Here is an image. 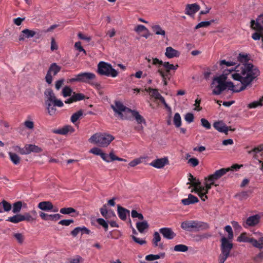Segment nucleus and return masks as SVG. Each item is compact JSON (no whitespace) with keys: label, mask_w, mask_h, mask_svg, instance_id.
Listing matches in <instances>:
<instances>
[{"label":"nucleus","mask_w":263,"mask_h":263,"mask_svg":"<svg viewBox=\"0 0 263 263\" xmlns=\"http://www.w3.org/2000/svg\"><path fill=\"white\" fill-rule=\"evenodd\" d=\"M259 73L258 69L250 64L237 65L234 69H225L223 74L213 78L211 84L212 93L219 95L227 88L236 92L241 91Z\"/></svg>","instance_id":"obj_1"},{"label":"nucleus","mask_w":263,"mask_h":263,"mask_svg":"<svg viewBox=\"0 0 263 263\" xmlns=\"http://www.w3.org/2000/svg\"><path fill=\"white\" fill-rule=\"evenodd\" d=\"M44 95L46 98L45 104L48 112L50 116H53L56 112V108L52 105L61 107L64 106V104L61 100L56 98L54 93L51 89H46Z\"/></svg>","instance_id":"obj_2"},{"label":"nucleus","mask_w":263,"mask_h":263,"mask_svg":"<svg viewBox=\"0 0 263 263\" xmlns=\"http://www.w3.org/2000/svg\"><path fill=\"white\" fill-rule=\"evenodd\" d=\"M114 140L113 136L106 133H96L89 139V141L100 147H107Z\"/></svg>","instance_id":"obj_3"},{"label":"nucleus","mask_w":263,"mask_h":263,"mask_svg":"<svg viewBox=\"0 0 263 263\" xmlns=\"http://www.w3.org/2000/svg\"><path fill=\"white\" fill-rule=\"evenodd\" d=\"M181 228L189 232H197L208 229L209 225L202 221L198 220H186L181 223Z\"/></svg>","instance_id":"obj_4"},{"label":"nucleus","mask_w":263,"mask_h":263,"mask_svg":"<svg viewBox=\"0 0 263 263\" xmlns=\"http://www.w3.org/2000/svg\"><path fill=\"white\" fill-rule=\"evenodd\" d=\"M232 240L228 239L226 237H222L220 240L221 253L218 257L219 263H224L230 255L233 248Z\"/></svg>","instance_id":"obj_5"},{"label":"nucleus","mask_w":263,"mask_h":263,"mask_svg":"<svg viewBox=\"0 0 263 263\" xmlns=\"http://www.w3.org/2000/svg\"><path fill=\"white\" fill-rule=\"evenodd\" d=\"M111 108L121 119H130L129 114L131 109L125 106L121 102L116 101L114 104L111 105Z\"/></svg>","instance_id":"obj_6"},{"label":"nucleus","mask_w":263,"mask_h":263,"mask_svg":"<svg viewBox=\"0 0 263 263\" xmlns=\"http://www.w3.org/2000/svg\"><path fill=\"white\" fill-rule=\"evenodd\" d=\"M95 78V74L92 72H82L76 75L74 78L68 79L67 83L83 82L88 83L94 85L96 84L91 82V81L94 80Z\"/></svg>","instance_id":"obj_7"},{"label":"nucleus","mask_w":263,"mask_h":263,"mask_svg":"<svg viewBox=\"0 0 263 263\" xmlns=\"http://www.w3.org/2000/svg\"><path fill=\"white\" fill-rule=\"evenodd\" d=\"M98 72L101 75L111 76L113 78L118 74L117 71L114 69L110 64L104 62H100L98 64Z\"/></svg>","instance_id":"obj_8"},{"label":"nucleus","mask_w":263,"mask_h":263,"mask_svg":"<svg viewBox=\"0 0 263 263\" xmlns=\"http://www.w3.org/2000/svg\"><path fill=\"white\" fill-rule=\"evenodd\" d=\"M204 180L205 181L204 183L205 186H201L200 192L198 195L201 199L203 201L208 198L206 194L208 193L209 190L211 189L212 185H217V184H215L214 181H211L210 178L209 177L208 178H205Z\"/></svg>","instance_id":"obj_9"},{"label":"nucleus","mask_w":263,"mask_h":263,"mask_svg":"<svg viewBox=\"0 0 263 263\" xmlns=\"http://www.w3.org/2000/svg\"><path fill=\"white\" fill-rule=\"evenodd\" d=\"M61 69V67L58 65L57 63H52L49 69L47 72L46 76L45 77L46 82L49 84H51L53 81L52 75L55 76L58 74L59 72Z\"/></svg>","instance_id":"obj_10"},{"label":"nucleus","mask_w":263,"mask_h":263,"mask_svg":"<svg viewBox=\"0 0 263 263\" xmlns=\"http://www.w3.org/2000/svg\"><path fill=\"white\" fill-rule=\"evenodd\" d=\"M153 64L155 65H158V68L159 67H161V65L163 66L165 69L164 72L168 74L171 70H176L178 67L177 64L174 65L170 64L168 62H163L162 60H160L157 58L153 59Z\"/></svg>","instance_id":"obj_11"},{"label":"nucleus","mask_w":263,"mask_h":263,"mask_svg":"<svg viewBox=\"0 0 263 263\" xmlns=\"http://www.w3.org/2000/svg\"><path fill=\"white\" fill-rule=\"evenodd\" d=\"M260 219V216L256 214L249 216L247 219L243 221L242 225L246 228H248L250 227H254L259 223Z\"/></svg>","instance_id":"obj_12"},{"label":"nucleus","mask_w":263,"mask_h":263,"mask_svg":"<svg viewBox=\"0 0 263 263\" xmlns=\"http://www.w3.org/2000/svg\"><path fill=\"white\" fill-rule=\"evenodd\" d=\"M188 180L189 182L187 184H190L192 186H194V188L191 190V192H195L199 195L201 186L200 181L194 177L191 174H190L188 176Z\"/></svg>","instance_id":"obj_13"},{"label":"nucleus","mask_w":263,"mask_h":263,"mask_svg":"<svg viewBox=\"0 0 263 263\" xmlns=\"http://www.w3.org/2000/svg\"><path fill=\"white\" fill-rule=\"evenodd\" d=\"M23 155H28L31 153H39L42 152L41 147L34 144H26L24 147Z\"/></svg>","instance_id":"obj_14"},{"label":"nucleus","mask_w":263,"mask_h":263,"mask_svg":"<svg viewBox=\"0 0 263 263\" xmlns=\"http://www.w3.org/2000/svg\"><path fill=\"white\" fill-rule=\"evenodd\" d=\"M200 9V6L196 3L187 4L185 9V13L191 16H193Z\"/></svg>","instance_id":"obj_15"},{"label":"nucleus","mask_w":263,"mask_h":263,"mask_svg":"<svg viewBox=\"0 0 263 263\" xmlns=\"http://www.w3.org/2000/svg\"><path fill=\"white\" fill-rule=\"evenodd\" d=\"M229 168H221L216 171L214 174L209 176L208 177L210 178L211 181H213L215 182L216 180L219 179L224 174H226L229 171Z\"/></svg>","instance_id":"obj_16"},{"label":"nucleus","mask_w":263,"mask_h":263,"mask_svg":"<svg viewBox=\"0 0 263 263\" xmlns=\"http://www.w3.org/2000/svg\"><path fill=\"white\" fill-rule=\"evenodd\" d=\"M213 126L220 133H223L226 134H228V132L229 130H232L230 129L229 127L226 126V125L222 121H217L214 123Z\"/></svg>","instance_id":"obj_17"},{"label":"nucleus","mask_w":263,"mask_h":263,"mask_svg":"<svg viewBox=\"0 0 263 263\" xmlns=\"http://www.w3.org/2000/svg\"><path fill=\"white\" fill-rule=\"evenodd\" d=\"M168 163V159L166 158L158 159L153 161L150 165L157 168L163 167Z\"/></svg>","instance_id":"obj_18"},{"label":"nucleus","mask_w":263,"mask_h":263,"mask_svg":"<svg viewBox=\"0 0 263 263\" xmlns=\"http://www.w3.org/2000/svg\"><path fill=\"white\" fill-rule=\"evenodd\" d=\"M36 32L32 30L25 29L22 31L21 34L19 36L20 41H23L25 38H31L33 37Z\"/></svg>","instance_id":"obj_19"},{"label":"nucleus","mask_w":263,"mask_h":263,"mask_svg":"<svg viewBox=\"0 0 263 263\" xmlns=\"http://www.w3.org/2000/svg\"><path fill=\"white\" fill-rule=\"evenodd\" d=\"M165 55L168 59H172L179 57L180 52L172 47H167L165 49Z\"/></svg>","instance_id":"obj_20"},{"label":"nucleus","mask_w":263,"mask_h":263,"mask_svg":"<svg viewBox=\"0 0 263 263\" xmlns=\"http://www.w3.org/2000/svg\"><path fill=\"white\" fill-rule=\"evenodd\" d=\"M159 232L162 234L164 237L168 239H172L175 236V234L170 228H161L159 230Z\"/></svg>","instance_id":"obj_21"},{"label":"nucleus","mask_w":263,"mask_h":263,"mask_svg":"<svg viewBox=\"0 0 263 263\" xmlns=\"http://www.w3.org/2000/svg\"><path fill=\"white\" fill-rule=\"evenodd\" d=\"M40 216L44 220L57 221L61 218V215L59 214L48 215L43 212H40Z\"/></svg>","instance_id":"obj_22"},{"label":"nucleus","mask_w":263,"mask_h":263,"mask_svg":"<svg viewBox=\"0 0 263 263\" xmlns=\"http://www.w3.org/2000/svg\"><path fill=\"white\" fill-rule=\"evenodd\" d=\"M74 132V129L71 125H66L61 128L54 130L53 133L60 135H66L68 133H72Z\"/></svg>","instance_id":"obj_23"},{"label":"nucleus","mask_w":263,"mask_h":263,"mask_svg":"<svg viewBox=\"0 0 263 263\" xmlns=\"http://www.w3.org/2000/svg\"><path fill=\"white\" fill-rule=\"evenodd\" d=\"M199 201L198 199L195 196L189 194L187 198L181 200V203L184 205H187L191 204H194Z\"/></svg>","instance_id":"obj_24"},{"label":"nucleus","mask_w":263,"mask_h":263,"mask_svg":"<svg viewBox=\"0 0 263 263\" xmlns=\"http://www.w3.org/2000/svg\"><path fill=\"white\" fill-rule=\"evenodd\" d=\"M130 118L133 116L134 117L137 122L139 124H141L142 123L145 124V121L144 118L142 116H141L138 111L136 110H133L131 109L130 111Z\"/></svg>","instance_id":"obj_25"},{"label":"nucleus","mask_w":263,"mask_h":263,"mask_svg":"<svg viewBox=\"0 0 263 263\" xmlns=\"http://www.w3.org/2000/svg\"><path fill=\"white\" fill-rule=\"evenodd\" d=\"M38 208L43 211H50L53 209V205L50 201H42L39 203Z\"/></svg>","instance_id":"obj_26"},{"label":"nucleus","mask_w":263,"mask_h":263,"mask_svg":"<svg viewBox=\"0 0 263 263\" xmlns=\"http://www.w3.org/2000/svg\"><path fill=\"white\" fill-rule=\"evenodd\" d=\"M118 213L119 217L123 220H126L127 215L129 214V211L128 210L121 207L119 205H118Z\"/></svg>","instance_id":"obj_27"},{"label":"nucleus","mask_w":263,"mask_h":263,"mask_svg":"<svg viewBox=\"0 0 263 263\" xmlns=\"http://www.w3.org/2000/svg\"><path fill=\"white\" fill-rule=\"evenodd\" d=\"M251 28L256 30L257 32H261L262 35V42H263V26L262 24L259 23H257L255 20H252L251 22Z\"/></svg>","instance_id":"obj_28"},{"label":"nucleus","mask_w":263,"mask_h":263,"mask_svg":"<svg viewBox=\"0 0 263 263\" xmlns=\"http://www.w3.org/2000/svg\"><path fill=\"white\" fill-rule=\"evenodd\" d=\"M148 227L149 225L147 222L145 220L141 222H138L136 223V228L138 231L141 233H143L145 230L148 229Z\"/></svg>","instance_id":"obj_29"},{"label":"nucleus","mask_w":263,"mask_h":263,"mask_svg":"<svg viewBox=\"0 0 263 263\" xmlns=\"http://www.w3.org/2000/svg\"><path fill=\"white\" fill-rule=\"evenodd\" d=\"M152 29L154 32L157 35H160L163 36L165 35V31L159 25H153L152 26Z\"/></svg>","instance_id":"obj_30"},{"label":"nucleus","mask_w":263,"mask_h":263,"mask_svg":"<svg viewBox=\"0 0 263 263\" xmlns=\"http://www.w3.org/2000/svg\"><path fill=\"white\" fill-rule=\"evenodd\" d=\"M7 221L11 222L13 223H17L23 221L22 214H18L12 217H9L7 219Z\"/></svg>","instance_id":"obj_31"},{"label":"nucleus","mask_w":263,"mask_h":263,"mask_svg":"<svg viewBox=\"0 0 263 263\" xmlns=\"http://www.w3.org/2000/svg\"><path fill=\"white\" fill-rule=\"evenodd\" d=\"M157 73H158L161 77L162 81L164 85H167V79L168 77V74L164 72V70L161 68L159 67L157 70Z\"/></svg>","instance_id":"obj_32"},{"label":"nucleus","mask_w":263,"mask_h":263,"mask_svg":"<svg viewBox=\"0 0 263 263\" xmlns=\"http://www.w3.org/2000/svg\"><path fill=\"white\" fill-rule=\"evenodd\" d=\"M263 106V96L258 101H254L249 103L248 107L249 108H254L257 107H261Z\"/></svg>","instance_id":"obj_33"},{"label":"nucleus","mask_w":263,"mask_h":263,"mask_svg":"<svg viewBox=\"0 0 263 263\" xmlns=\"http://www.w3.org/2000/svg\"><path fill=\"white\" fill-rule=\"evenodd\" d=\"M11 161L15 165L18 164L21 161V158L16 154L10 152L8 153Z\"/></svg>","instance_id":"obj_34"},{"label":"nucleus","mask_w":263,"mask_h":263,"mask_svg":"<svg viewBox=\"0 0 263 263\" xmlns=\"http://www.w3.org/2000/svg\"><path fill=\"white\" fill-rule=\"evenodd\" d=\"M146 91L149 92L151 95L156 99L159 100L160 97H162L157 89L148 88V89H146Z\"/></svg>","instance_id":"obj_35"},{"label":"nucleus","mask_w":263,"mask_h":263,"mask_svg":"<svg viewBox=\"0 0 263 263\" xmlns=\"http://www.w3.org/2000/svg\"><path fill=\"white\" fill-rule=\"evenodd\" d=\"M161 240V237L159 233L157 232L154 233L153 242L155 247L159 246L161 249L163 248V245L161 243L158 244V242Z\"/></svg>","instance_id":"obj_36"},{"label":"nucleus","mask_w":263,"mask_h":263,"mask_svg":"<svg viewBox=\"0 0 263 263\" xmlns=\"http://www.w3.org/2000/svg\"><path fill=\"white\" fill-rule=\"evenodd\" d=\"M237 59L241 63V64H238V65H240L243 64H250L253 66V65L252 63L247 62L249 60L248 56L247 54L240 53ZM255 67L256 66H255Z\"/></svg>","instance_id":"obj_37"},{"label":"nucleus","mask_w":263,"mask_h":263,"mask_svg":"<svg viewBox=\"0 0 263 263\" xmlns=\"http://www.w3.org/2000/svg\"><path fill=\"white\" fill-rule=\"evenodd\" d=\"M83 114V111L82 110H80L74 113L70 118L71 122L73 123H76L82 116Z\"/></svg>","instance_id":"obj_38"},{"label":"nucleus","mask_w":263,"mask_h":263,"mask_svg":"<svg viewBox=\"0 0 263 263\" xmlns=\"http://www.w3.org/2000/svg\"><path fill=\"white\" fill-rule=\"evenodd\" d=\"M164 257V253H161L160 254L153 255L150 254L145 256V259L148 261H153L157 259H159L160 258H163Z\"/></svg>","instance_id":"obj_39"},{"label":"nucleus","mask_w":263,"mask_h":263,"mask_svg":"<svg viewBox=\"0 0 263 263\" xmlns=\"http://www.w3.org/2000/svg\"><path fill=\"white\" fill-rule=\"evenodd\" d=\"M237 240L239 242H247L252 244L253 241V238H250L246 236V234L243 233L241 234L237 238Z\"/></svg>","instance_id":"obj_40"},{"label":"nucleus","mask_w":263,"mask_h":263,"mask_svg":"<svg viewBox=\"0 0 263 263\" xmlns=\"http://www.w3.org/2000/svg\"><path fill=\"white\" fill-rule=\"evenodd\" d=\"M72 93L73 91L71 88L70 87L67 86H65L62 90V95L65 98L71 96Z\"/></svg>","instance_id":"obj_41"},{"label":"nucleus","mask_w":263,"mask_h":263,"mask_svg":"<svg viewBox=\"0 0 263 263\" xmlns=\"http://www.w3.org/2000/svg\"><path fill=\"white\" fill-rule=\"evenodd\" d=\"M253 241H254L255 242L252 241V245L254 247L260 249H263V236L260 237L258 240H257L253 238Z\"/></svg>","instance_id":"obj_42"},{"label":"nucleus","mask_w":263,"mask_h":263,"mask_svg":"<svg viewBox=\"0 0 263 263\" xmlns=\"http://www.w3.org/2000/svg\"><path fill=\"white\" fill-rule=\"evenodd\" d=\"M173 122L176 127H179L181 125V118L179 113L177 112L174 115Z\"/></svg>","instance_id":"obj_43"},{"label":"nucleus","mask_w":263,"mask_h":263,"mask_svg":"<svg viewBox=\"0 0 263 263\" xmlns=\"http://www.w3.org/2000/svg\"><path fill=\"white\" fill-rule=\"evenodd\" d=\"M188 247L182 244L176 245L174 248V250L176 252H185L188 250Z\"/></svg>","instance_id":"obj_44"},{"label":"nucleus","mask_w":263,"mask_h":263,"mask_svg":"<svg viewBox=\"0 0 263 263\" xmlns=\"http://www.w3.org/2000/svg\"><path fill=\"white\" fill-rule=\"evenodd\" d=\"M22 207V203L21 201H17L15 202L12 206V212L14 213H19Z\"/></svg>","instance_id":"obj_45"},{"label":"nucleus","mask_w":263,"mask_h":263,"mask_svg":"<svg viewBox=\"0 0 263 263\" xmlns=\"http://www.w3.org/2000/svg\"><path fill=\"white\" fill-rule=\"evenodd\" d=\"M249 196L248 192L243 191L237 194L235 197L240 200H244L247 199Z\"/></svg>","instance_id":"obj_46"},{"label":"nucleus","mask_w":263,"mask_h":263,"mask_svg":"<svg viewBox=\"0 0 263 263\" xmlns=\"http://www.w3.org/2000/svg\"><path fill=\"white\" fill-rule=\"evenodd\" d=\"M0 204L5 212H9L12 208L11 204L6 200L2 201L0 202Z\"/></svg>","instance_id":"obj_47"},{"label":"nucleus","mask_w":263,"mask_h":263,"mask_svg":"<svg viewBox=\"0 0 263 263\" xmlns=\"http://www.w3.org/2000/svg\"><path fill=\"white\" fill-rule=\"evenodd\" d=\"M23 221H27L28 222H31L35 220V218L31 215L30 213H25L22 215Z\"/></svg>","instance_id":"obj_48"},{"label":"nucleus","mask_w":263,"mask_h":263,"mask_svg":"<svg viewBox=\"0 0 263 263\" xmlns=\"http://www.w3.org/2000/svg\"><path fill=\"white\" fill-rule=\"evenodd\" d=\"M60 212L63 214H70L72 213H76V211L73 208L69 207L62 208Z\"/></svg>","instance_id":"obj_49"},{"label":"nucleus","mask_w":263,"mask_h":263,"mask_svg":"<svg viewBox=\"0 0 263 263\" xmlns=\"http://www.w3.org/2000/svg\"><path fill=\"white\" fill-rule=\"evenodd\" d=\"M108 158L110 161L118 160L119 161L126 162V160L116 156L113 152H110L108 155Z\"/></svg>","instance_id":"obj_50"},{"label":"nucleus","mask_w":263,"mask_h":263,"mask_svg":"<svg viewBox=\"0 0 263 263\" xmlns=\"http://www.w3.org/2000/svg\"><path fill=\"white\" fill-rule=\"evenodd\" d=\"M83 259L80 256H76V257L70 258L68 260V263H83Z\"/></svg>","instance_id":"obj_51"},{"label":"nucleus","mask_w":263,"mask_h":263,"mask_svg":"<svg viewBox=\"0 0 263 263\" xmlns=\"http://www.w3.org/2000/svg\"><path fill=\"white\" fill-rule=\"evenodd\" d=\"M13 237L16 239L17 241L22 244L24 240V236L22 233H16L13 234Z\"/></svg>","instance_id":"obj_52"},{"label":"nucleus","mask_w":263,"mask_h":263,"mask_svg":"<svg viewBox=\"0 0 263 263\" xmlns=\"http://www.w3.org/2000/svg\"><path fill=\"white\" fill-rule=\"evenodd\" d=\"M225 230L228 233V239L232 240L234 237L232 229L230 226H227L224 228Z\"/></svg>","instance_id":"obj_53"},{"label":"nucleus","mask_w":263,"mask_h":263,"mask_svg":"<svg viewBox=\"0 0 263 263\" xmlns=\"http://www.w3.org/2000/svg\"><path fill=\"white\" fill-rule=\"evenodd\" d=\"M131 216L133 218H137L140 220H143L144 218L142 214L138 213L137 211L135 210L132 211Z\"/></svg>","instance_id":"obj_54"},{"label":"nucleus","mask_w":263,"mask_h":263,"mask_svg":"<svg viewBox=\"0 0 263 263\" xmlns=\"http://www.w3.org/2000/svg\"><path fill=\"white\" fill-rule=\"evenodd\" d=\"M263 151V146L260 145L259 146H257L256 147H255L254 148L252 149L251 151H248L249 154H254V157H255L256 154L260 152H261Z\"/></svg>","instance_id":"obj_55"},{"label":"nucleus","mask_w":263,"mask_h":263,"mask_svg":"<svg viewBox=\"0 0 263 263\" xmlns=\"http://www.w3.org/2000/svg\"><path fill=\"white\" fill-rule=\"evenodd\" d=\"M72 97L74 102L82 100L84 98V96L82 93H76L75 92L72 93Z\"/></svg>","instance_id":"obj_56"},{"label":"nucleus","mask_w":263,"mask_h":263,"mask_svg":"<svg viewBox=\"0 0 263 263\" xmlns=\"http://www.w3.org/2000/svg\"><path fill=\"white\" fill-rule=\"evenodd\" d=\"M211 23V22H210V21L201 22L199 23V24H198L196 26L195 28V29H199L200 28H202V27H207L210 25Z\"/></svg>","instance_id":"obj_57"},{"label":"nucleus","mask_w":263,"mask_h":263,"mask_svg":"<svg viewBox=\"0 0 263 263\" xmlns=\"http://www.w3.org/2000/svg\"><path fill=\"white\" fill-rule=\"evenodd\" d=\"M143 159L142 158H139L137 159H135L133 161H130L128 165L130 167H134L138 164H140L142 162V160Z\"/></svg>","instance_id":"obj_58"},{"label":"nucleus","mask_w":263,"mask_h":263,"mask_svg":"<svg viewBox=\"0 0 263 263\" xmlns=\"http://www.w3.org/2000/svg\"><path fill=\"white\" fill-rule=\"evenodd\" d=\"M134 30L138 33H140L142 31L148 32V29L142 25H139L137 26L135 28Z\"/></svg>","instance_id":"obj_59"},{"label":"nucleus","mask_w":263,"mask_h":263,"mask_svg":"<svg viewBox=\"0 0 263 263\" xmlns=\"http://www.w3.org/2000/svg\"><path fill=\"white\" fill-rule=\"evenodd\" d=\"M201 123L202 126L205 127L207 129H209L211 127V124L210 122L205 119L202 118L201 119Z\"/></svg>","instance_id":"obj_60"},{"label":"nucleus","mask_w":263,"mask_h":263,"mask_svg":"<svg viewBox=\"0 0 263 263\" xmlns=\"http://www.w3.org/2000/svg\"><path fill=\"white\" fill-rule=\"evenodd\" d=\"M97 222L102 226L106 230L108 229V224L106 221L103 218H98L97 220Z\"/></svg>","instance_id":"obj_61"},{"label":"nucleus","mask_w":263,"mask_h":263,"mask_svg":"<svg viewBox=\"0 0 263 263\" xmlns=\"http://www.w3.org/2000/svg\"><path fill=\"white\" fill-rule=\"evenodd\" d=\"M64 83V79H61L60 80H57L55 82V87L57 90H59L61 87L63 86Z\"/></svg>","instance_id":"obj_62"},{"label":"nucleus","mask_w":263,"mask_h":263,"mask_svg":"<svg viewBox=\"0 0 263 263\" xmlns=\"http://www.w3.org/2000/svg\"><path fill=\"white\" fill-rule=\"evenodd\" d=\"M102 152V150L98 147H93L89 151V153L98 156H100Z\"/></svg>","instance_id":"obj_63"},{"label":"nucleus","mask_w":263,"mask_h":263,"mask_svg":"<svg viewBox=\"0 0 263 263\" xmlns=\"http://www.w3.org/2000/svg\"><path fill=\"white\" fill-rule=\"evenodd\" d=\"M184 119L188 123H191L194 120V115L192 113H187L185 115Z\"/></svg>","instance_id":"obj_64"}]
</instances>
